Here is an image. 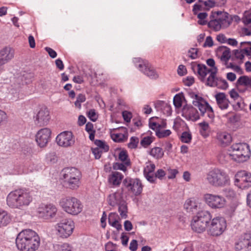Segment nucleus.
I'll return each mask as SVG.
<instances>
[{
  "label": "nucleus",
  "mask_w": 251,
  "mask_h": 251,
  "mask_svg": "<svg viewBox=\"0 0 251 251\" xmlns=\"http://www.w3.org/2000/svg\"><path fill=\"white\" fill-rule=\"evenodd\" d=\"M205 203L212 209H221L226 204V199L221 195L207 193L204 195Z\"/></svg>",
  "instance_id": "obj_11"
},
{
  "label": "nucleus",
  "mask_w": 251,
  "mask_h": 251,
  "mask_svg": "<svg viewBox=\"0 0 251 251\" xmlns=\"http://www.w3.org/2000/svg\"><path fill=\"white\" fill-rule=\"evenodd\" d=\"M57 208L52 204H41L38 208V216L45 219H50L56 214Z\"/></svg>",
  "instance_id": "obj_19"
},
{
  "label": "nucleus",
  "mask_w": 251,
  "mask_h": 251,
  "mask_svg": "<svg viewBox=\"0 0 251 251\" xmlns=\"http://www.w3.org/2000/svg\"><path fill=\"white\" fill-rule=\"evenodd\" d=\"M236 251H251V234L241 236L235 243Z\"/></svg>",
  "instance_id": "obj_17"
},
{
  "label": "nucleus",
  "mask_w": 251,
  "mask_h": 251,
  "mask_svg": "<svg viewBox=\"0 0 251 251\" xmlns=\"http://www.w3.org/2000/svg\"><path fill=\"white\" fill-rule=\"evenodd\" d=\"M184 98L182 94H177L174 98V104L176 107L180 108L182 106Z\"/></svg>",
  "instance_id": "obj_43"
},
{
  "label": "nucleus",
  "mask_w": 251,
  "mask_h": 251,
  "mask_svg": "<svg viewBox=\"0 0 251 251\" xmlns=\"http://www.w3.org/2000/svg\"><path fill=\"white\" fill-rule=\"evenodd\" d=\"M166 120L157 117H153L149 120V126L155 132L166 127Z\"/></svg>",
  "instance_id": "obj_25"
},
{
  "label": "nucleus",
  "mask_w": 251,
  "mask_h": 251,
  "mask_svg": "<svg viewBox=\"0 0 251 251\" xmlns=\"http://www.w3.org/2000/svg\"><path fill=\"white\" fill-rule=\"evenodd\" d=\"M107 201L108 204L112 206L121 204L124 201L122 193L119 192H116L110 194L108 197Z\"/></svg>",
  "instance_id": "obj_33"
},
{
  "label": "nucleus",
  "mask_w": 251,
  "mask_h": 251,
  "mask_svg": "<svg viewBox=\"0 0 251 251\" xmlns=\"http://www.w3.org/2000/svg\"><path fill=\"white\" fill-rule=\"evenodd\" d=\"M60 251H72V247L68 243H64L60 245Z\"/></svg>",
  "instance_id": "obj_62"
},
{
  "label": "nucleus",
  "mask_w": 251,
  "mask_h": 251,
  "mask_svg": "<svg viewBox=\"0 0 251 251\" xmlns=\"http://www.w3.org/2000/svg\"><path fill=\"white\" fill-rule=\"evenodd\" d=\"M193 11L194 14H198V16H207L206 13H201L198 14L199 11H205L204 4H203L202 0H199L194 5Z\"/></svg>",
  "instance_id": "obj_38"
},
{
  "label": "nucleus",
  "mask_w": 251,
  "mask_h": 251,
  "mask_svg": "<svg viewBox=\"0 0 251 251\" xmlns=\"http://www.w3.org/2000/svg\"><path fill=\"white\" fill-rule=\"evenodd\" d=\"M206 179L211 185L216 187H222L230 183V178L223 170L214 168L207 174Z\"/></svg>",
  "instance_id": "obj_4"
},
{
  "label": "nucleus",
  "mask_w": 251,
  "mask_h": 251,
  "mask_svg": "<svg viewBox=\"0 0 251 251\" xmlns=\"http://www.w3.org/2000/svg\"><path fill=\"white\" fill-rule=\"evenodd\" d=\"M95 144L97 146V148H99L100 150H102L104 152H107L109 150V146L105 143V142L100 140H96L95 141Z\"/></svg>",
  "instance_id": "obj_48"
},
{
  "label": "nucleus",
  "mask_w": 251,
  "mask_h": 251,
  "mask_svg": "<svg viewBox=\"0 0 251 251\" xmlns=\"http://www.w3.org/2000/svg\"><path fill=\"white\" fill-rule=\"evenodd\" d=\"M215 98L218 107L222 110L226 109L229 106V101L224 93H217Z\"/></svg>",
  "instance_id": "obj_32"
},
{
  "label": "nucleus",
  "mask_w": 251,
  "mask_h": 251,
  "mask_svg": "<svg viewBox=\"0 0 251 251\" xmlns=\"http://www.w3.org/2000/svg\"><path fill=\"white\" fill-rule=\"evenodd\" d=\"M150 154L154 158L159 159L163 157L164 151L161 148L154 147L150 151Z\"/></svg>",
  "instance_id": "obj_39"
},
{
  "label": "nucleus",
  "mask_w": 251,
  "mask_h": 251,
  "mask_svg": "<svg viewBox=\"0 0 251 251\" xmlns=\"http://www.w3.org/2000/svg\"><path fill=\"white\" fill-rule=\"evenodd\" d=\"M139 143V138L137 137H131L128 144V147L130 149H136Z\"/></svg>",
  "instance_id": "obj_52"
},
{
  "label": "nucleus",
  "mask_w": 251,
  "mask_h": 251,
  "mask_svg": "<svg viewBox=\"0 0 251 251\" xmlns=\"http://www.w3.org/2000/svg\"><path fill=\"white\" fill-rule=\"evenodd\" d=\"M166 175L165 172L163 169H159L154 174L155 181L157 177L159 179H162Z\"/></svg>",
  "instance_id": "obj_60"
},
{
  "label": "nucleus",
  "mask_w": 251,
  "mask_h": 251,
  "mask_svg": "<svg viewBox=\"0 0 251 251\" xmlns=\"http://www.w3.org/2000/svg\"><path fill=\"white\" fill-rule=\"evenodd\" d=\"M194 82L195 79L193 76H187L183 80L184 84L187 86H191L194 84Z\"/></svg>",
  "instance_id": "obj_57"
},
{
  "label": "nucleus",
  "mask_w": 251,
  "mask_h": 251,
  "mask_svg": "<svg viewBox=\"0 0 251 251\" xmlns=\"http://www.w3.org/2000/svg\"><path fill=\"white\" fill-rule=\"evenodd\" d=\"M171 134V131L169 129L161 130H159L156 132V136L159 138H164L169 136Z\"/></svg>",
  "instance_id": "obj_53"
},
{
  "label": "nucleus",
  "mask_w": 251,
  "mask_h": 251,
  "mask_svg": "<svg viewBox=\"0 0 251 251\" xmlns=\"http://www.w3.org/2000/svg\"><path fill=\"white\" fill-rule=\"evenodd\" d=\"M11 221V217L5 210L0 209V227L5 226Z\"/></svg>",
  "instance_id": "obj_36"
},
{
  "label": "nucleus",
  "mask_w": 251,
  "mask_h": 251,
  "mask_svg": "<svg viewBox=\"0 0 251 251\" xmlns=\"http://www.w3.org/2000/svg\"><path fill=\"white\" fill-rule=\"evenodd\" d=\"M93 153L94 154L96 159H99L101 157V153L103 151L100 150L99 148H95L92 149Z\"/></svg>",
  "instance_id": "obj_59"
},
{
  "label": "nucleus",
  "mask_w": 251,
  "mask_h": 251,
  "mask_svg": "<svg viewBox=\"0 0 251 251\" xmlns=\"http://www.w3.org/2000/svg\"><path fill=\"white\" fill-rule=\"evenodd\" d=\"M138 68L145 75L151 79H156L158 75L151 65L147 61H142Z\"/></svg>",
  "instance_id": "obj_24"
},
{
  "label": "nucleus",
  "mask_w": 251,
  "mask_h": 251,
  "mask_svg": "<svg viewBox=\"0 0 251 251\" xmlns=\"http://www.w3.org/2000/svg\"><path fill=\"white\" fill-rule=\"evenodd\" d=\"M62 173L64 183L67 188L76 190L79 187L82 175L79 170L74 167L66 168Z\"/></svg>",
  "instance_id": "obj_3"
},
{
  "label": "nucleus",
  "mask_w": 251,
  "mask_h": 251,
  "mask_svg": "<svg viewBox=\"0 0 251 251\" xmlns=\"http://www.w3.org/2000/svg\"><path fill=\"white\" fill-rule=\"evenodd\" d=\"M123 117L125 121L129 122L132 118V114L127 111H124L122 112Z\"/></svg>",
  "instance_id": "obj_58"
},
{
  "label": "nucleus",
  "mask_w": 251,
  "mask_h": 251,
  "mask_svg": "<svg viewBox=\"0 0 251 251\" xmlns=\"http://www.w3.org/2000/svg\"><path fill=\"white\" fill-rule=\"evenodd\" d=\"M153 137L151 136H145L142 138L140 144L144 148L148 147L153 141Z\"/></svg>",
  "instance_id": "obj_49"
},
{
  "label": "nucleus",
  "mask_w": 251,
  "mask_h": 251,
  "mask_svg": "<svg viewBox=\"0 0 251 251\" xmlns=\"http://www.w3.org/2000/svg\"><path fill=\"white\" fill-rule=\"evenodd\" d=\"M130 166V164L125 162H115L113 164V168L115 170H120L126 172L127 167Z\"/></svg>",
  "instance_id": "obj_41"
},
{
  "label": "nucleus",
  "mask_w": 251,
  "mask_h": 251,
  "mask_svg": "<svg viewBox=\"0 0 251 251\" xmlns=\"http://www.w3.org/2000/svg\"><path fill=\"white\" fill-rule=\"evenodd\" d=\"M216 139L219 144L223 147L228 145L232 141L231 135L226 131L218 132L216 135Z\"/></svg>",
  "instance_id": "obj_29"
},
{
  "label": "nucleus",
  "mask_w": 251,
  "mask_h": 251,
  "mask_svg": "<svg viewBox=\"0 0 251 251\" xmlns=\"http://www.w3.org/2000/svg\"><path fill=\"white\" fill-rule=\"evenodd\" d=\"M182 115L186 119L196 121L200 118L197 110L192 106H184L182 109Z\"/></svg>",
  "instance_id": "obj_26"
},
{
  "label": "nucleus",
  "mask_w": 251,
  "mask_h": 251,
  "mask_svg": "<svg viewBox=\"0 0 251 251\" xmlns=\"http://www.w3.org/2000/svg\"><path fill=\"white\" fill-rule=\"evenodd\" d=\"M86 100V97L84 94H79L75 102V107L78 109H80L81 107V103L84 102Z\"/></svg>",
  "instance_id": "obj_51"
},
{
  "label": "nucleus",
  "mask_w": 251,
  "mask_h": 251,
  "mask_svg": "<svg viewBox=\"0 0 251 251\" xmlns=\"http://www.w3.org/2000/svg\"><path fill=\"white\" fill-rule=\"evenodd\" d=\"M203 4H204L205 11H208L211 8L215 7L213 0H203Z\"/></svg>",
  "instance_id": "obj_55"
},
{
  "label": "nucleus",
  "mask_w": 251,
  "mask_h": 251,
  "mask_svg": "<svg viewBox=\"0 0 251 251\" xmlns=\"http://www.w3.org/2000/svg\"><path fill=\"white\" fill-rule=\"evenodd\" d=\"M124 175L117 171H112L108 177V181L113 187H118L124 178Z\"/></svg>",
  "instance_id": "obj_28"
},
{
  "label": "nucleus",
  "mask_w": 251,
  "mask_h": 251,
  "mask_svg": "<svg viewBox=\"0 0 251 251\" xmlns=\"http://www.w3.org/2000/svg\"><path fill=\"white\" fill-rule=\"evenodd\" d=\"M118 205V211L120 215L122 218H126L127 216V208L125 201H124L123 202H121Z\"/></svg>",
  "instance_id": "obj_46"
},
{
  "label": "nucleus",
  "mask_w": 251,
  "mask_h": 251,
  "mask_svg": "<svg viewBox=\"0 0 251 251\" xmlns=\"http://www.w3.org/2000/svg\"><path fill=\"white\" fill-rule=\"evenodd\" d=\"M155 165L152 163H149L146 166L144 169V175L146 179L150 182H155L154 170Z\"/></svg>",
  "instance_id": "obj_30"
},
{
  "label": "nucleus",
  "mask_w": 251,
  "mask_h": 251,
  "mask_svg": "<svg viewBox=\"0 0 251 251\" xmlns=\"http://www.w3.org/2000/svg\"><path fill=\"white\" fill-rule=\"evenodd\" d=\"M225 19H211L208 23L209 27L213 29L216 31L219 30L222 27H226L230 25L231 21L233 20L232 17H225Z\"/></svg>",
  "instance_id": "obj_21"
},
{
  "label": "nucleus",
  "mask_w": 251,
  "mask_h": 251,
  "mask_svg": "<svg viewBox=\"0 0 251 251\" xmlns=\"http://www.w3.org/2000/svg\"><path fill=\"white\" fill-rule=\"evenodd\" d=\"M211 218L212 215L208 211H202L198 212L192 220L191 223L192 229L198 233L203 232Z\"/></svg>",
  "instance_id": "obj_7"
},
{
  "label": "nucleus",
  "mask_w": 251,
  "mask_h": 251,
  "mask_svg": "<svg viewBox=\"0 0 251 251\" xmlns=\"http://www.w3.org/2000/svg\"><path fill=\"white\" fill-rule=\"evenodd\" d=\"M33 200L29 191L20 188L11 191L7 197V205L11 208L22 209L28 206Z\"/></svg>",
  "instance_id": "obj_2"
},
{
  "label": "nucleus",
  "mask_w": 251,
  "mask_h": 251,
  "mask_svg": "<svg viewBox=\"0 0 251 251\" xmlns=\"http://www.w3.org/2000/svg\"><path fill=\"white\" fill-rule=\"evenodd\" d=\"M206 81V85L211 87H216L219 89L226 90L228 87V84L225 79L216 77V75L207 76L204 79Z\"/></svg>",
  "instance_id": "obj_20"
},
{
  "label": "nucleus",
  "mask_w": 251,
  "mask_h": 251,
  "mask_svg": "<svg viewBox=\"0 0 251 251\" xmlns=\"http://www.w3.org/2000/svg\"><path fill=\"white\" fill-rule=\"evenodd\" d=\"M208 226L207 232L209 235L217 237L222 235L226 228V222L222 217H216L211 218Z\"/></svg>",
  "instance_id": "obj_8"
},
{
  "label": "nucleus",
  "mask_w": 251,
  "mask_h": 251,
  "mask_svg": "<svg viewBox=\"0 0 251 251\" xmlns=\"http://www.w3.org/2000/svg\"><path fill=\"white\" fill-rule=\"evenodd\" d=\"M198 49L191 48L188 51V56L191 59H196L198 57Z\"/></svg>",
  "instance_id": "obj_56"
},
{
  "label": "nucleus",
  "mask_w": 251,
  "mask_h": 251,
  "mask_svg": "<svg viewBox=\"0 0 251 251\" xmlns=\"http://www.w3.org/2000/svg\"><path fill=\"white\" fill-rule=\"evenodd\" d=\"M85 130L89 134V138L91 141H94L96 130L94 128L93 124L91 122L87 123L85 125Z\"/></svg>",
  "instance_id": "obj_40"
},
{
  "label": "nucleus",
  "mask_w": 251,
  "mask_h": 251,
  "mask_svg": "<svg viewBox=\"0 0 251 251\" xmlns=\"http://www.w3.org/2000/svg\"><path fill=\"white\" fill-rule=\"evenodd\" d=\"M216 55L224 62H226L231 57L230 49L225 46L219 47L216 50Z\"/></svg>",
  "instance_id": "obj_31"
},
{
  "label": "nucleus",
  "mask_w": 251,
  "mask_h": 251,
  "mask_svg": "<svg viewBox=\"0 0 251 251\" xmlns=\"http://www.w3.org/2000/svg\"><path fill=\"white\" fill-rule=\"evenodd\" d=\"M120 218L116 213H111L108 216V223L113 227L119 230L121 228L122 226L120 223Z\"/></svg>",
  "instance_id": "obj_35"
},
{
  "label": "nucleus",
  "mask_w": 251,
  "mask_h": 251,
  "mask_svg": "<svg viewBox=\"0 0 251 251\" xmlns=\"http://www.w3.org/2000/svg\"><path fill=\"white\" fill-rule=\"evenodd\" d=\"M123 183L127 191L136 196L140 195L142 192L143 185L139 178H126Z\"/></svg>",
  "instance_id": "obj_12"
},
{
  "label": "nucleus",
  "mask_w": 251,
  "mask_h": 251,
  "mask_svg": "<svg viewBox=\"0 0 251 251\" xmlns=\"http://www.w3.org/2000/svg\"><path fill=\"white\" fill-rule=\"evenodd\" d=\"M57 144L64 147L73 145L75 142V137L71 131H64L57 135L56 138Z\"/></svg>",
  "instance_id": "obj_18"
},
{
  "label": "nucleus",
  "mask_w": 251,
  "mask_h": 251,
  "mask_svg": "<svg viewBox=\"0 0 251 251\" xmlns=\"http://www.w3.org/2000/svg\"><path fill=\"white\" fill-rule=\"evenodd\" d=\"M235 184L245 189L251 187V173L245 171L238 172L235 176Z\"/></svg>",
  "instance_id": "obj_14"
},
{
  "label": "nucleus",
  "mask_w": 251,
  "mask_h": 251,
  "mask_svg": "<svg viewBox=\"0 0 251 251\" xmlns=\"http://www.w3.org/2000/svg\"><path fill=\"white\" fill-rule=\"evenodd\" d=\"M59 205L64 211L72 215H77L83 209L81 201L75 197L63 198L60 201Z\"/></svg>",
  "instance_id": "obj_6"
},
{
  "label": "nucleus",
  "mask_w": 251,
  "mask_h": 251,
  "mask_svg": "<svg viewBox=\"0 0 251 251\" xmlns=\"http://www.w3.org/2000/svg\"><path fill=\"white\" fill-rule=\"evenodd\" d=\"M236 87L240 93H245L248 88L251 89V77L242 75L237 79Z\"/></svg>",
  "instance_id": "obj_23"
},
{
  "label": "nucleus",
  "mask_w": 251,
  "mask_h": 251,
  "mask_svg": "<svg viewBox=\"0 0 251 251\" xmlns=\"http://www.w3.org/2000/svg\"><path fill=\"white\" fill-rule=\"evenodd\" d=\"M185 123L181 120H176L174 122L173 128L177 132H180L183 130Z\"/></svg>",
  "instance_id": "obj_47"
},
{
  "label": "nucleus",
  "mask_w": 251,
  "mask_h": 251,
  "mask_svg": "<svg viewBox=\"0 0 251 251\" xmlns=\"http://www.w3.org/2000/svg\"><path fill=\"white\" fill-rule=\"evenodd\" d=\"M16 244L20 251H36L40 246L41 239L35 231L30 229H24L18 233Z\"/></svg>",
  "instance_id": "obj_1"
},
{
  "label": "nucleus",
  "mask_w": 251,
  "mask_h": 251,
  "mask_svg": "<svg viewBox=\"0 0 251 251\" xmlns=\"http://www.w3.org/2000/svg\"><path fill=\"white\" fill-rule=\"evenodd\" d=\"M230 149L231 152L228 155L235 161L243 162L248 160L250 157L251 153L250 147L246 143H234Z\"/></svg>",
  "instance_id": "obj_5"
},
{
  "label": "nucleus",
  "mask_w": 251,
  "mask_h": 251,
  "mask_svg": "<svg viewBox=\"0 0 251 251\" xmlns=\"http://www.w3.org/2000/svg\"><path fill=\"white\" fill-rule=\"evenodd\" d=\"M242 20L245 25L251 28V17H243Z\"/></svg>",
  "instance_id": "obj_63"
},
{
  "label": "nucleus",
  "mask_w": 251,
  "mask_h": 251,
  "mask_svg": "<svg viewBox=\"0 0 251 251\" xmlns=\"http://www.w3.org/2000/svg\"><path fill=\"white\" fill-rule=\"evenodd\" d=\"M184 208L188 212H194L197 210L198 203L194 198L187 199L184 203Z\"/></svg>",
  "instance_id": "obj_34"
},
{
  "label": "nucleus",
  "mask_w": 251,
  "mask_h": 251,
  "mask_svg": "<svg viewBox=\"0 0 251 251\" xmlns=\"http://www.w3.org/2000/svg\"><path fill=\"white\" fill-rule=\"evenodd\" d=\"M73 81L77 84H82L84 82L83 76L82 75H75L73 78Z\"/></svg>",
  "instance_id": "obj_61"
},
{
  "label": "nucleus",
  "mask_w": 251,
  "mask_h": 251,
  "mask_svg": "<svg viewBox=\"0 0 251 251\" xmlns=\"http://www.w3.org/2000/svg\"><path fill=\"white\" fill-rule=\"evenodd\" d=\"M111 137L116 142L121 143L126 141L128 137L127 128L121 127L114 129L111 133Z\"/></svg>",
  "instance_id": "obj_22"
},
{
  "label": "nucleus",
  "mask_w": 251,
  "mask_h": 251,
  "mask_svg": "<svg viewBox=\"0 0 251 251\" xmlns=\"http://www.w3.org/2000/svg\"><path fill=\"white\" fill-rule=\"evenodd\" d=\"M241 49L246 55H251V43L242 42L241 43Z\"/></svg>",
  "instance_id": "obj_42"
},
{
  "label": "nucleus",
  "mask_w": 251,
  "mask_h": 251,
  "mask_svg": "<svg viewBox=\"0 0 251 251\" xmlns=\"http://www.w3.org/2000/svg\"><path fill=\"white\" fill-rule=\"evenodd\" d=\"M206 63L210 67L209 68L203 64H198L196 66L199 77L203 81L207 76L216 75L218 72L213 59H208L206 60Z\"/></svg>",
  "instance_id": "obj_10"
},
{
  "label": "nucleus",
  "mask_w": 251,
  "mask_h": 251,
  "mask_svg": "<svg viewBox=\"0 0 251 251\" xmlns=\"http://www.w3.org/2000/svg\"><path fill=\"white\" fill-rule=\"evenodd\" d=\"M192 139V134L190 131L183 132L180 138L182 142L187 144L191 143Z\"/></svg>",
  "instance_id": "obj_45"
},
{
  "label": "nucleus",
  "mask_w": 251,
  "mask_h": 251,
  "mask_svg": "<svg viewBox=\"0 0 251 251\" xmlns=\"http://www.w3.org/2000/svg\"><path fill=\"white\" fill-rule=\"evenodd\" d=\"M200 127V132L201 135L204 138H207L210 135L211 129L208 123L202 122L199 124Z\"/></svg>",
  "instance_id": "obj_37"
},
{
  "label": "nucleus",
  "mask_w": 251,
  "mask_h": 251,
  "mask_svg": "<svg viewBox=\"0 0 251 251\" xmlns=\"http://www.w3.org/2000/svg\"><path fill=\"white\" fill-rule=\"evenodd\" d=\"M118 159L121 162L130 164V160L126 151L123 150L119 152Z\"/></svg>",
  "instance_id": "obj_44"
},
{
  "label": "nucleus",
  "mask_w": 251,
  "mask_h": 251,
  "mask_svg": "<svg viewBox=\"0 0 251 251\" xmlns=\"http://www.w3.org/2000/svg\"><path fill=\"white\" fill-rule=\"evenodd\" d=\"M234 57L238 60H240V61L242 62L245 54L243 52L242 50L240 49V50H235L234 51Z\"/></svg>",
  "instance_id": "obj_54"
},
{
  "label": "nucleus",
  "mask_w": 251,
  "mask_h": 251,
  "mask_svg": "<svg viewBox=\"0 0 251 251\" xmlns=\"http://www.w3.org/2000/svg\"><path fill=\"white\" fill-rule=\"evenodd\" d=\"M35 124L42 126L48 125L50 119V112L46 106H42L34 117Z\"/></svg>",
  "instance_id": "obj_15"
},
{
  "label": "nucleus",
  "mask_w": 251,
  "mask_h": 251,
  "mask_svg": "<svg viewBox=\"0 0 251 251\" xmlns=\"http://www.w3.org/2000/svg\"><path fill=\"white\" fill-rule=\"evenodd\" d=\"M87 116L93 122H96L99 117V114L94 109H91L87 112Z\"/></svg>",
  "instance_id": "obj_50"
},
{
  "label": "nucleus",
  "mask_w": 251,
  "mask_h": 251,
  "mask_svg": "<svg viewBox=\"0 0 251 251\" xmlns=\"http://www.w3.org/2000/svg\"><path fill=\"white\" fill-rule=\"evenodd\" d=\"M14 51L10 47H5L0 50V66L6 64L14 57Z\"/></svg>",
  "instance_id": "obj_27"
},
{
  "label": "nucleus",
  "mask_w": 251,
  "mask_h": 251,
  "mask_svg": "<svg viewBox=\"0 0 251 251\" xmlns=\"http://www.w3.org/2000/svg\"><path fill=\"white\" fill-rule=\"evenodd\" d=\"M193 104L197 107L200 111L201 114L203 115L207 113V116L213 119L214 117V111L208 103L201 97L198 95H195V99L193 102Z\"/></svg>",
  "instance_id": "obj_13"
},
{
  "label": "nucleus",
  "mask_w": 251,
  "mask_h": 251,
  "mask_svg": "<svg viewBox=\"0 0 251 251\" xmlns=\"http://www.w3.org/2000/svg\"><path fill=\"white\" fill-rule=\"evenodd\" d=\"M229 94L231 98L234 100H236L239 98V95L238 92L234 89L230 90Z\"/></svg>",
  "instance_id": "obj_64"
},
{
  "label": "nucleus",
  "mask_w": 251,
  "mask_h": 251,
  "mask_svg": "<svg viewBox=\"0 0 251 251\" xmlns=\"http://www.w3.org/2000/svg\"><path fill=\"white\" fill-rule=\"evenodd\" d=\"M51 131L49 128L40 129L36 133L35 140L38 145L41 148L46 147L51 138Z\"/></svg>",
  "instance_id": "obj_16"
},
{
  "label": "nucleus",
  "mask_w": 251,
  "mask_h": 251,
  "mask_svg": "<svg viewBox=\"0 0 251 251\" xmlns=\"http://www.w3.org/2000/svg\"><path fill=\"white\" fill-rule=\"evenodd\" d=\"M75 223L71 220L65 219L60 221L55 226L56 234L61 238H67L70 236L75 228Z\"/></svg>",
  "instance_id": "obj_9"
}]
</instances>
